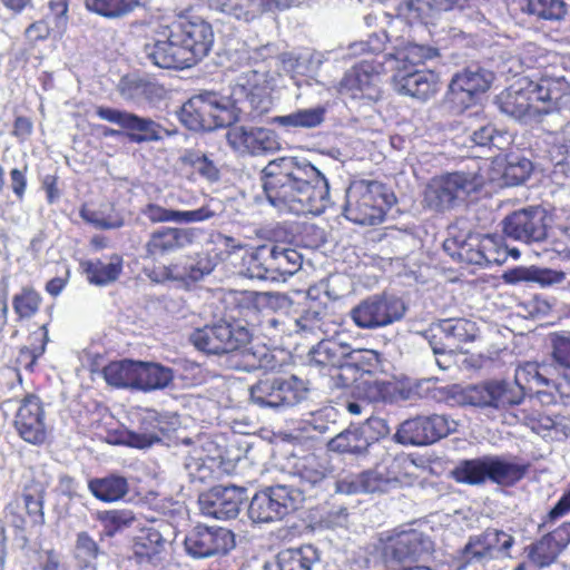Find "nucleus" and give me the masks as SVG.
I'll return each instance as SVG.
<instances>
[{"instance_id": "obj_1", "label": "nucleus", "mask_w": 570, "mask_h": 570, "mask_svg": "<svg viewBox=\"0 0 570 570\" xmlns=\"http://www.w3.org/2000/svg\"><path fill=\"white\" fill-rule=\"evenodd\" d=\"M261 179L268 203L281 213L318 216L331 205L327 178L306 159L276 158Z\"/></svg>"}, {"instance_id": "obj_2", "label": "nucleus", "mask_w": 570, "mask_h": 570, "mask_svg": "<svg viewBox=\"0 0 570 570\" xmlns=\"http://www.w3.org/2000/svg\"><path fill=\"white\" fill-rule=\"evenodd\" d=\"M214 45L212 26L200 17H181L144 46V57L163 69L189 68L205 58Z\"/></svg>"}, {"instance_id": "obj_3", "label": "nucleus", "mask_w": 570, "mask_h": 570, "mask_svg": "<svg viewBox=\"0 0 570 570\" xmlns=\"http://www.w3.org/2000/svg\"><path fill=\"white\" fill-rule=\"evenodd\" d=\"M439 401L451 405L469 403L474 406L490 407L502 414H508L505 421L509 423L511 413H518L517 406L523 401V391L513 382L488 381L482 384L469 386L463 390L460 385L452 384L439 389Z\"/></svg>"}, {"instance_id": "obj_4", "label": "nucleus", "mask_w": 570, "mask_h": 570, "mask_svg": "<svg viewBox=\"0 0 570 570\" xmlns=\"http://www.w3.org/2000/svg\"><path fill=\"white\" fill-rule=\"evenodd\" d=\"M189 341L198 351L207 354H240L244 358L243 368L246 371L254 370L259 365L256 353L247 348V344L252 342V333L239 323L220 321L205 325L194 330L189 335Z\"/></svg>"}, {"instance_id": "obj_5", "label": "nucleus", "mask_w": 570, "mask_h": 570, "mask_svg": "<svg viewBox=\"0 0 570 570\" xmlns=\"http://www.w3.org/2000/svg\"><path fill=\"white\" fill-rule=\"evenodd\" d=\"M180 122L194 131H209L238 120L230 98L205 91L189 98L178 111Z\"/></svg>"}, {"instance_id": "obj_6", "label": "nucleus", "mask_w": 570, "mask_h": 570, "mask_svg": "<svg viewBox=\"0 0 570 570\" xmlns=\"http://www.w3.org/2000/svg\"><path fill=\"white\" fill-rule=\"evenodd\" d=\"M394 200V196L377 181H354L346 190L344 215L358 225H376L383 222Z\"/></svg>"}, {"instance_id": "obj_7", "label": "nucleus", "mask_w": 570, "mask_h": 570, "mask_svg": "<svg viewBox=\"0 0 570 570\" xmlns=\"http://www.w3.org/2000/svg\"><path fill=\"white\" fill-rule=\"evenodd\" d=\"M249 400L261 409L284 411L307 397L306 383L295 375L266 376L248 389Z\"/></svg>"}, {"instance_id": "obj_8", "label": "nucleus", "mask_w": 570, "mask_h": 570, "mask_svg": "<svg viewBox=\"0 0 570 570\" xmlns=\"http://www.w3.org/2000/svg\"><path fill=\"white\" fill-rule=\"evenodd\" d=\"M484 183V177L476 173H448L429 183L424 191V203L433 210L450 209L478 191Z\"/></svg>"}, {"instance_id": "obj_9", "label": "nucleus", "mask_w": 570, "mask_h": 570, "mask_svg": "<svg viewBox=\"0 0 570 570\" xmlns=\"http://www.w3.org/2000/svg\"><path fill=\"white\" fill-rule=\"evenodd\" d=\"M303 501V491L292 485L268 487L252 498L248 517L255 523L279 521L297 510Z\"/></svg>"}, {"instance_id": "obj_10", "label": "nucleus", "mask_w": 570, "mask_h": 570, "mask_svg": "<svg viewBox=\"0 0 570 570\" xmlns=\"http://www.w3.org/2000/svg\"><path fill=\"white\" fill-rule=\"evenodd\" d=\"M404 459L389 458L373 470L361 473H347L335 483L336 492L343 494L387 492L401 482V469Z\"/></svg>"}, {"instance_id": "obj_11", "label": "nucleus", "mask_w": 570, "mask_h": 570, "mask_svg": "<svg viewBox=\"0 0 570 570\" xmlns=\"http://www.w3.org/2000/svg\"><path fill=\"white\" fill-rule=\"evenodd\" d=\"M242 274L250 279L285 282L294 275V266H287L282 245H262L243 256Z\"/></svg>"}, {"instance_id": "obj_12", "label": "nucleus", "mask_w": 570, "mask_h": 570, "mask_svg": "<svg viewBox=\"0 0 570 570\" xmlns=\"http://www.w3.org/2000/svg\"><path fill=\"white\" fill-rule=\"evenodd\" d=\"M493 79L491 71L480 67H469L456 72L450 81L445 104L454 114L464 111L490 88Z\"/></svg>"}, {"instance_id": "obj_13", "label": "nucleus", "mask_w": 570, "mask_h": 570, "mask_svg": "<svg viewBox=\"0 0 570 570\" xmlns=\"http://www.w3.org/2000/svg\"><path fill=\"white\" fill-rule=\"evenodd\" d=\"M458 423L446 414L416 416L404 421L395 433L401 444L428 445L454 433Z\"/></svg>"}, {"instance_id": "obj_14", "label": "nucleus", "mask_w": 570, "mask_h": 570, "mask_svg": "<svg viewBox=\"0 0 570 570\" xmlns=\"http://www.w3.org/2000/svg\"><path fill=\"white\" fill-rule=\"evenodd\" d=\"M404 303L394 296H371L350 312L354 324L364 330H374L390 325L403 317Z\"/></svg>"}, {"instance_id": "obj_15", "label": "nucleus", "mask_w": 570, "mask_h": 570, "mask_svg": "<svg viewBox=\"0 0 570 570\" xmlns=\"http://www.w3.org/2000/svg\"><path fill=\"white\" fill-rule=\"evenodd\" d=\"M235 546L234 533L222 527L196 525L185 537L184 547L194 559L225 554Z\"/></svg>"}, {"instance_id": "obj_16", "label": "nucleus", "mask_w": 570, "mask_h": 570, "mask_svg": "<svg viewBox=\"0 0 570 570\" xmlns=\"http://www.w3.org/2000/svg\"><path fill=\"white\" fill-rule=\"evenodd\" d=\"M507 237L527 244L539 243L548 234L547 213L540 207L515 210L502 220Z\"/></svg>"}, {"instance_id": "obj_17", "label": "nucleus", "mask_w": 570, "mask_h": 570, "mask_svg": "<svg viewBox=\"0 0 570 570\" xmlns=\"http://www.w3.org/2000/svg\"><path fill=\"white\" fill-rule=\"evenodd\" d=\"M184 470L190 482L204 483L210 480L222 463L220 449L208 439H199L194 445L185 442Z\"/></svg>"}, {"instance_id": "obj_18", "label": "nucleus", "mask_w": 570, "mask_h": 570, "mask_svg": "<svg viewBox=\"0 0 570 570\" xmlns=\"http://www.w3.org/2000/svg\"><path fill=\"white\" fill-rule=\"evenodd\" d=\"M478 333L476 324L470 320L446 318L431 324L424 337L439 351H458L463 343L473 342Z\"/></svg>"}, {"instance_id": "obj_19", "label": "nucleus", "mask_w": 570, "mask_h": 570, "mask_svg": "<svg viewBox=\"0 0 570 570\" xmlns=\"http://www.w3.org/2000/svg\"><path fill=\"white\" fill-rule=\"evenodd\" d=\"M381 63L362 60L347 70L336 86L341 96L373 99L379 94Z\"/></svg>"}, {"instance_id": "obj_20", "label": "nucleus", "mask_w": 570, "mask_h": 570, "mask_svg": "<svg viewBox=\"0 0 570 570\" xmlns=\"http://www.w3.org/2000/svg\"><path fill=\"white\" fill-rule=\"evenodd\" d=\"M226 140L228 146L239 155H261L278 148L277 136L263 127L227 126Z\"/></svg>"}, {"instance_id": "obj_21", "label": "nucleus", "mask_w": 570, "mask_h": 570, "mask_svg": "<svg viewBox=\"0 0 570 570\" xmlns=\"http://www.w3.org/2000/svg\"><path fill=\"white\" fill-rule=\"evenodd\" d=\"M246 498L244 488L236 485H216L199 495L202 513L219 520H229L238 515Z\"/></svg>"}, {"instance_id": "obj_22", "label": "nucleus", "mask_w": 570, "mask_h": 570, "mask_svg": "<svg viewBox=\"0 0 570 570\" xmlns=\"http://www.w3.org/2000/svg\"><path fill=\"white\" fill-rule=\"evenodd\" d=\"M500 110L518 120L528 122L547 115V108L534 105L530 95L527 77L520 78L497 97Z\"/></svg>"}, {"instance_id": "obj_23", "label": "nucleus", "mask_w": 570, "mask_h": 570, "mask_svg": "<svg viewBox=\"0 0 570 570\" xmlns=\"http://www.w3.org/2000/svg\"><path fill=\"white\" fill-rule=\"evenodd\" d=\"M138 421L139 426L136 431H120L111 442L142 450L161 441V435L167 429L163 416L157 411L151 409L142 410L139 413Z\"/></svg>"}, {"instance_id": "obj_24", "label": "nucleus", "mask_w": 570, "mask_h": 570, "mask_svg": "<svg viewBox=\"0 0 570 570\" xmlns=\"http://www.w3.org/2000/svg\"><path fill=\"white\" fill-rule=\"evenodd\" d=\"M14 425L20 436L28 443L42 444L47 439L45 411L37 395L28 394L17 411Z\"/></svg>"}, {"instance_id": "obj_25", "label": "nucleus", "mask_w": 570, "mask_h": 570, "mask_svg": "<svg viewBox=\"0 0 570 570\" xmlns=\"http://www.w3.org/2000/svg\"><path fill=\"white\" fill-rule=\"evenodd\" d=\"M439 75L429 69L397 70L393 76L394 90L422 101L432 98L439 91Z\"/></svg>"}, {"instance_id": "obj_26", "label": "nucleus", "mask_w": 570, "mask_h": 570, "mask_svg": "<svg viewBox=\"0 0 570 570\" xmlns=\"http://www.w3.org/2000/svg\"><path fill=\"white\" fill-rule=\"evenodd\" d=\"M262 80L263 75L256 70H249L239 77L234 88L233 97H229L236 114L235 105L243 100L248 104L249 114L253 118L261 117L271 109L272 99L269 95L263 88L257 87Z\"/></svg>"}, {"instance_id": "obj_27", "label": "nucleus", "mask_w": 570, "mask_h": 570, "mask_svg": "<svg viewBox=\"0 0 570 570\" xmlns=\"http://www.w3.org/2000/svg\"><path fill=\"white\" fill-rule=\"evenodd\" d=\"M460 256L475 265H501L505 263L509 254L501 237L484 235L481 238L470 237L461 247Z\"/></svg>"}, {"instance_id": "obj_28", "label": "nucleus", "mask_w": 570, "mask_h": 570, "mask_svg": "<svg viewBox=\"0 0 570 570\" xmlns=\"http://www.w3.org/2000/svg\"><path fill=\"white\" fill-rule=\"evenodd\" d=\"M196 237L194 228L161 227L151 233L145 249L147 256L157 258L188 247Z\"/></svg>"}, {"instance_id": "obj_29", "label": "nucleus", "mask_w": 570, "mask_h": 570, "mask_svg": "<svg viewBox=\"0 0 570 570\" xmlns=\"http://www.w3.org/2000/svg\"><path fill=\"white\" fill-rule=\"evenodd\" d=\"M380 368V355L374 350H353L350 353L341 371L334 376L335 384L345 387L365 375L376 374Z\"/></svg>"}, {"instance_id": "obj_30", "label": "nucleus", "mask_w": 570, "mask_h": 570, "mask_svg": "<svg viewBox=\"0 0 570 570\" xmlns=\"http://www.w3.org/2000/svg\"><path fill=\"white\" fill-rule=\"evenodd\" d=\"M320 562L318 550L313 546L281 550L266 561L263 570H312Z\"/></svg>"}, {"instance_id": "obj_31", "label": "nucleus", "mask_w": 570, "mask_h": 570, "mask_svg": "<svg viewBox=\"0 0 570 570\" xmlns=\"http://www.w3.org/2000/svg\"><path fill=\"white\" fill-rule=\"evenodd\" d=\"M488 480L503 487L518 483L525 475L529 464L511 455H487Z\"/></svg>"}, {"instance_id": "obj_32", "label": "nucleus", "mask_w": 570, "mask_h": 570, "mask_svg": "<svg viewBox=\"0 0 570 570\" xmlns=\"http://www.w3.org/2000/svg\"><path fill=\"white\" fill-rule=\"evenodd\" d=\"M391 547L394 558L399 561L421 559L433 551L431 539L414 529L397 533Z\"/></svg>"}, {"instance_id": "obj_33", "label": "nucleus", "mask_w": 570, "mask_h": 570, "mask_svg": "<svg viewBox=\"0 0 570 570\" xmlns=\"http://www.w3.org/2000/svg\"><path fill=\"white\" fill-rule=\"evenodd\" d=\"M7 517H12V523L21 528L27 523V518L32 524L43 523V497L41 493L24 492L6 508Z\"/></svg>"}, {"instance_id": "obj_34", "label": "nucleus", "mask_w": 570, "mask_h": 570, "mask_svg": "<svg viewBox=\"0 0 570 570\" xmlns=\"http://www.w3.org/2000/svg\"><path fill=\"white\" fill-rule=\"evenodd\" d=\"M327 469L315 454L298 458L293 466L292 474L297 478L303 494L309 489L322 485L327 478Z\"/></svg>"}, {"instance_id": "obj_35", "label": "nucleus", "mask_w": 570, "mask_h": 570, "mask_svg": "<svg viewBox=\"0 0 570 570\" xmlns=\"http://www.w3.org/2000/svg\"><path fill=\"white\" fill-rule=\"evenodd\" d=\"M347 387L352 389V394L355 397L366 401V405L374 402H385L392 397L395 390L392 382L381 380L376 374L358 377Z\"/></svg>"}, {"instance_id": "obj_36", "label": "nucleus", "mask_w": 570, "mask_h": 570, "mask_svg": "<svg viewBox=\"0 0 570 570\" xmlns=\"http://www.w3.org/2000/svg\"><path fill=\"white\" fill-rule=\"evenodd\" d=\"M326 112L325 106L317 105L312 108L297 109L288 115L273 117L271 124L282 127L287 131L313 129L324 122Z\"/></svg>"}, {"instance_id": "obj_37", "label": "nucleus", "mask_w": 570, "mask_h": 570, "mask_svg": "<svg viewBox=\"0 0 570 570\" xmlns=\"http://www.w3.org/2000/svg\"><path fill=\"white\" fill-rule=\"evenodd\" d=\"M180 170L197 174L208 181H217L220 173L216 163L198 149H185L178 158Z\"/></svg>"}, {"instance_id": "obj_38", "label": "nucleus", "mask_w": 570, "mask_h": 570, "mask_svg": "<svg viewBox=\"0 0 570 570\" xmlns=\"http://www.w3.org/2000/svg\"><path fill=\"white\" fill-rule=\"evenodd\" d=\"M88 489L99 501L111 503L127 495L129 484L126 478L118 474H109L104 478L89 480Z\"/></svg>"}, {"instance_id": "obj_39", "label": "nucleus", "mask_w": 570, "mask_h": 570, "mask_svg": "<svg viewBox=\"0 0 570 570\" xmlns=\"http://www.w3.org/2000/svg\"><path fill=\"white\" fill-rule=\"evenodd\" d=\"M174 380L170 367L155 362L139 361L137 390L150 392L167 387Z\"/></svg>"}, {"instance_id": "obj_40", "label": "nucleus", "mask_w": 570, "mask_h": 570, "mask_svg": "<svg viewBox=\"0 0 570 570\" xmlns=\"http://www.w3.org/2000/svg\"><path fill=\"white\" fill-rule=\"evenodd\" d=\"M350 353V345L341 343L337 340H322L312 352V358L320 365L331 366L334 373L331 374L332 379L341 371V366L345 364Z\"/></svg>"}, {"instance_id": "obj_41", "label": "nucleus", "mask_w": 570, "mask_h": 570, "mask_svg": "<svg viewBox=\"0 0 570 570\" xmlns=\"http://www.w3.org/2000/svg\"><path fill=\"white\" fill-rule=\"evenodd\" d=\"M87 275L89 283L105 286L115 282L122 271V258L118 255H112L109 262L101 259H90L81 264Z\"/></svg>"}, {"instance_id": "obj_42", "label": "nucleus", "mask_w": 570, "mask_h": 570, "mask_svg": "<svg viewBox=\"0 0 570 570\" xmlns=\"http://www.w3.org/2000/svg\"><path fill=\"white\" fill-rule=\"evenodd\" d=\"M130 141L136 144L158 141L163 135H170L159 124L150 118L139 117L130 114L126 128Z\"/></svg>"}, {"instance_id": "obj_43", "label": "nucleus", "mask_w": 570, "mask_h": 570, "mask_svg": "<svg viewBox=\"0 0 570 570\" xmlns=\"http://www.w3.org/2000/svg\"><path fill=\"white\" fill-rule=\"evenodd\" d=\"M564 278L566 274L561 271L537 266L518 267L505 274V279L510 283L533 282L542 287L560 284Z\"/></svg>"}, {"instance_id": "obj_44", "label": "nucleus", "mask_w": 570, "mask_h": 570, "mask_svg": "<svg viewBox=\"0 0 570 570\" xmlns=\"http://www.w3.org/2000/svg\"><path fill=\"white\" fill-rule=\"evenodd\" d=\"M139 361L121 360L109 363L104 368V377L109 385L137 390Z\"/></svg>"}, {"instance_id": "obj_45", "label": "nucleus", "mask_w": 570, "mask_h": 570, "mask_svg": "<svg viewBox=\"0 0 570 570\" xmlns=\"http://www.w3.org/2000/svg\"><path fill=\"white\" fill-rule=\"evenodd\" d=\"M142 4V0H85L88 11L107 19L124 18Z\"/></svg>"}, {"instance_id": "obj_46", "label": "nucleus", "mask_w": 570, "mask_h": 570, "mask_svg": "<svg viewBox=\"0 0 570 570\" xmlns=\"http://www.w3.org/2000/svg\"><path fill=\"white\" fill-rule=\"evenodd\" d=\"M216 266L215 261L207 254H202L196 259L187 264L183 269L177 265L167 268L169 278L183 282H198L209 275Z\"/></svg>"}, {"instance_id": "obj_47", "label": "nucleus", "mask_w": 570, "mask_h": 570, "mask_svg": "<svg viewBox=\"0 0 570 570\" xmlns=\"http://www.w3.org/2000/svg\"><path fill=\"white\" fill-rule=\"evenodd\" d=\"M165 539L156 529H147L136 538L132 547L134 557L138 563L153 562L160 553Z\"/></svg>"}, {"instance_id": "obj_48", "label": "nucleus", "mask_w": 570, "mask_h": 570, "mask_svg": "<svg viewBox=\"0 0 570 570\" xmlns=\"http://www.w3.org/2000/svg\"><path fill=\"white\" fill-rule=\"evenodd\" d=\"M117 88L125 100L140 102L145 99H149L154 89L160 87L139 75L130 73L121 77Z\"/></svg>"}, {"instance_id": "obj_49", "label": "nucleus", "mask_w": 570, "mask_h": 570, "mask_svg": "<svg viewBox=\"0 0 570 570\" xmlns=\"http://www.w3.org/2000/svg\"><path fill=\"white\" fill-rule=\"evenodd\" d=\"M459 483L479 485L488 480L487 455L460 461L452 471Z\"/></svg>"}, {"instance_id": "obj_50", "label": "nucleus", "mask_w": 570, "mask_h": 570, "mask_svg": "<svg viewBox=\"0 0 570 570\" xmlns=\"http://www.w3.org/2000/svg\"><path fill=\"white\" fill-rule=\"evenodd\" d=\"M370 445L368 440L363 435L362 431L357 428L346 429L332 438L327 443L331 451L340 453L358 454L367 450Z\"/></svg>"}, {"instance_id": "obj_51", "label": "nucleus", "mask_w": 570, "mask_h": 570, "mask_svg": "<svg viewBox=\"0 0 570 570\" xmlns=\"http://www.w3.org/2000/svg\"><path fill=\"white\" fill-rule=\"evenodd\" d=\"M513 383L521 387L523 396H525L527 393H532L537 387H550V380L539 371V365L534 362H527L519 365L515 368Z\"/></svg>"}, {"instance_id": "obj_52", "label": "nucleus", "mask_w": 570, "mask_h": 570, "mask_svg": "<svg viewBox=\"0 0 570 570\" xmlns=\"http://www.w3.org/2000/svg\"><path fill=\"white\" fill-rule=\"evenodd\" d=\"M324 313L316 308H307L297 317H292L293 334L316 335L323 332Z\"/></svg>"}, {"instance_id": "obj_53", "label": "nucleus", "mask_w": 570, "mask_h": 570, "mask_svg": "<svg viewBox=\"0 0 570 570\" xmlns=\"http://www.w3.org/2000/svg\"><path fill=\"white\" fill-rule=\"evenodd\" d=\"M532 171V164L524 157L511 156L503 168L502 185L517 186L523 184Z\"/></svg>"}, {"instance_id": "obj_54", "label": "nucleus", "mask_w": 570, "mask_h": 570, "mask_svg": "<svg viewBox=\"0 0 570 570\" xmlns=\"http://www.w3.org/2000/svg\"><path fill=\"white\" fill-rule=\"evenodd\" d=\"M527 11L539 19L559 21L567 13L563 0H528Z\"/></svg>"}, {"instance_id": "obj_55", "label": "nucleus", "mask_w": 570, "mask_h": 570, "mask_svg": "<svg viewBox=\"0 0 570 570\" xmlns=\"http://www.w3.org/2000/svg\"><path fill=\"white\" fill-rule=\"evenodd\" d=\"M337 413L334 407L326 406L315 412H311L307 417L302 421L301 428L305 432L315 431L325 434L332 431L335 425Z\"/></svg>"}, {"instance_id": "obj_56", "label": "nucleus", "mask_w": 570, "mask_h": 570, "mask_svg": "<svg viewBox=\"0 0 570 570\" xmlns=\"http://www.w3.org/2000/svg\"><path fill=\"white\" fill-rule=\"evenodd\" d=\"M562 551L560 547L547 534L533 543L529 551L530 560L539 567H548Z\"/></svg>"}, {"instance_id": "obj_57", "label": "nucleus", "mask_w": 570, "mask_h": 570, "mask_svg": "<svg viewBox=\"0 0 570 570\" xmlns=\"http://www.w3.org/2000/svg\"><path fill=\"white\" fill-rule=\"evenodd\" d=\"M322 55L304 52L298 56L293 53H284L282 61L284 68L296 73H311L315 71L322 63Z\"/></svg>"}, {"instance_id": "obj_58", "label": "nucleus", "mask_w": 570, "mask_h": 570, "mask_svg": "<svg viewBox=\"0 0 570 570\" xmlns=\"http://www.w3.org/2000/svg\"><path fill=\"white\" fill-rule=\"evenodd\" d=\"M396 11L406 21H428L433 17L430 0H401Z\"/></svg>"}, {"instance_id": "obj_59", "label": "nucleus", "mask_w": 570, "mask_h": 570, "mask_svg": "<svg viewBox=\"0 0 570 570\" xmlns=\"http://www.w3.org/2000/svg\"><path fill=\"white\" fill-rule=\"evenodd\" d=\"M487 542L488 539H485V531L481 534L471 537L461 551L462 561L468 564L471 562H480L487 559H493Z\"/></svg>"}, {"instance_id": "obj_60", "label": "nucleus", "mask_w": 570, "mask_h": 570, "mask_svg": "<svg viewBox=\"0 0 570 570\" xmlns=\"http://www.w3.org/2000/svg\"><path fill=\"white\" fill-rule=\"evenodd\" d=\"M511 419L512 420L509 424H513L514 422H524L537 433L559 429L562 424L561 420H558V416L553 417L550 415L527 414L524 411H520V413H511Z\"/></svg>"}, {"instance_id": "obj_61", "label": "nucleus", "mask_w": 570, "mask_h": 570, "mask_svg": "<svg viewBox=\"0 0 570 570\" xmlns=\"http://www.w3.org/2000/svg\"><path fill=\"white\" fill-rule=\"evenodd\" d=\"M99 520L104 525V533L108 537H112L124 528L130 527L135 521V518L130 511H104L98 515Z\"/></svg>"}, {"instance_id": "obj_62", "label": "nucleus", "mask_w": 570, "mask_h": 570, "mask_svg": "<svg viewBox=\"0 0 570 570\" xmlns=\"http://www.w3.org/2000/svg\"><path fill=\"white\" fill-rule=\"evenodd\" d=\"M485 539H488V548H490L493 558L510 556V549L514 543L511 534L502 530L489 528L485 530Z\"/></svg>"}, {"instance_id": "obj_63", "label": "nucleus", "mask_w": 570, "mask_h": 570, "mask_svg": "<svg viewBox=\"0 0 570 570\" xmlns=\"http://www.w3.org/2000/svg\"><path fill=\"white\" fill-rule=\"evenodd\" d=\"M387 35L385 31H380L371 35L366 41L353 42L348 46L347 55L355 57L364 53H379L385 49Z\"/></svg>"}, {"instance_id": "obj_64", "label": "nucleus", "mask_w": 570, "mask_h": 570, "mask_svg": "<svg viewBox=\"0 0 570 570\" xmlns=\"http://www.w3.org/2000/svg\"><path fill=\"white\" fill-rule=\"evenodd\" d=\"M99 547L97 542L87 532L82 531L77 534L76 558L83 567H89L97 559Z\"/></svg>"}]
</instances>
